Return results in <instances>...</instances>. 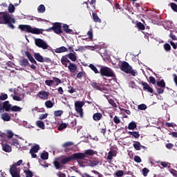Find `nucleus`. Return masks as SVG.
<instances>
[{"instance_id": "7c9ffc66", "label": "nucleus", "mask_w": 177, "mask_h": 177, "mask_svg": "<svg viewBox=\"0 0 177 177\" xmlns=\"http://www.w3.org/2000/svg\"><path fill=\"white\" fill-rule=\"evenodd\" d=\"M45 10H46V8H45V6L43 4H41L37 7V12L39 13H45Z\"/></svg>"}, {"instance_id": "37998d69", "label": "nucleus", "mask_w": 177, "mask_h": 177, "mask_svg": "<svg viewBox=\"0 0 177 177\" xmlns=\"http://www.w3.org/2000/svg\"><path fill=\"white\" fill-rule=\"evenodd\" d=\"M170 8L172 9L174 12L177 13V4L175 3H170Z\"/></svg>"}, {"instance_id": "1a4fd4ad", "label": "nucleus", "mask_w": 177, "mask_h": 177, "mask_svg": "<svg viewBox=\"0 0 177 177\" xmlns=\"http://www.w3.org/2000/svg\"><path fill=\"white\" fill-rule=\"evenodd\" d=\"M11 108H12V104H10L9 101L0 102V111L5 110V111H10Z\"/></svg>"}, {"instance_id": "4468645a", "label": "nucleus", "mask_w": 177, "mask_h": 177, "mask_svg": "<svg viewBox=\"0 0 177 177\" xmlns=\"http://www.w3.org/2000/svg\"><path fill=\"white\" fill-rule=\"evenodd\" d=\"M61 63L63 66H64V67H68L67 63L71 64V62L70 61V59H68V57L67 55H63L61 58Z\"/></svg>"}, {"instance_id": "5701e85b", "label": "nucleus", "mask_w": 177, "mask_h": 177, "mask_svg": "<svg viewBox=\"0 0 177 177\" xmlns=\"http://www.w3.org/2000/svg\"><path fill=\"white\" fill-rule=\"evenodd\" d=\"M19 65H21V67H27V66H30V62H28V59H23L19 60Z\"/></svg>"}, {"instance_id": "aec40b11", "label": "nucleus", "mask_w": 177, "mask_h": 177, "mask_svg": "<svg viewBox=\"0 0 177 177\" xmlns=\"http://www.w3.org/2000/svg\"><path fill=\"white\" fill-rule=\"evenodd\" d=\"M8 143H10V145H11V146H15L17 149H19V147L20 146V145L19 144V140H17V139H16V138H13V139L9 140Z\"/></svg>"}, {"instance_id": "49530a36", "label": "nucleus", "mask_w": 177, "mask_h": 177, "mask_svg": "<svg viewBox=\"0 0 177 177\" xmlns=\"http://www.w3.org/2000/svg\"><path fill=\"white\" fill-rule=\"evenodd\" d=\"M76 125H77V119H73L71 122L69 127H70V128H74V127H75Z\"/></svg>"}, {"instance_id": "473e14b6", "label": "nucleus", "mask_w": 177, "mask_h": 177, "mask_svg": "<svg viewBox=\"0 0 177 177\" xmlns=\"http://www.w3.org/2000/svg\"><path fill=\"white\" fill-rule=\"evenodd\" d=\"M45 106L47 109H52V107H53V106H55V103H53L50 100H47L45 102Z\"/></svg>"}, {"instance_id": "5fc2aeb1", "label": "nucleus", "mask_w": 177, "mask_h": 177, "mask_svg": "<svg viewBox=\"0 0 177 177\" xmlns=\"http://www.w3.org/2000/svg\"><path fill=\"white\" fill-rule=\"evenodd\" d=\"M138 110H146L147 109V106L145 104H141L138 106Z\"/></svg>"}, {"instance_id": "ddd939ff", "label": "nucleus", "mask_w": 177, "mask_h": 177, "mask_svg": "<svg viewBox=\"0 0 177 177\" xmlns=\"http://www.w3.org/2000/svg\"><path fill=\"white\" fill-rule=\"evenodd\" d=\"M141 85L143 86V91H147V92H149V93H153L154 92L153 88H151L147 82H142Z\"/></svg>"}, {"instance_id": "b1692460", "label": "nucleus", "mask_w": 177, "mask_h": 177, "mask_svg": "<svg viewBox=\"0 0 177 177\" xmlns=\"http://www.w3.org/2000/svg\"><path fill=\"white\" fill-rule=\"evenodd\" d=\"M68 50L65 46H61L59 48H57L55 50V53H63L64 52H68Z\"/></svg>"}, {"instance_id": "f3484780", "label": "nucleus", "mask_w": 177, "mask_h": 177, "mask_svg": "<svg viewBox=\"0 0 177 177\" xmlns=\"http://www.w3.org/2000/svg\"><path fill=\"white\" fill-rule=\"evenodd\" d=\"M68 68L70 71V73H75L77 71V65L75 64H73L72 62H71L68 65Z\"/></svg>"}, {"instance_id": "7ed1b4c3", "label": "nucleus", "mask_w": 177, "mask_h": 177, "mask_svg": "<svg viewBox=\"0 0 177 177\" xmlns=\"http://www.w3.org/2000/svg\"><path fill=\"white\" fill-rule=\"evenodd\" d=\"M18 28L24 32H30V34H35L37 35L42 34L41 29L38 28H32L30 25H19Z\"/></svg>"}, {"instance_id": "6e6d98bb", "label": "nucleus", "mask_w": 177, "mask_h": 177, "mask_svg": "<svg viewBox=\"0 0 177 177\" xmlns=\"http://www.w3.org/2000/svg\"><path fill=\"white\" fill-rule=\"evenodd\" d=\"M26 176L32 177L34 176V174L31 170H26L25 171Z\"/></svg>"}, {"instance_id": "a211bd4d", "label": "nucleus", "mask_w": 177, "mask_h": 177, "mask_svg": "<svg viewBox=\"0 0 177 177\" xmlns=\"http://www.w3.org/2000/svg\"><path fill=\"white\" fill-rule=\"evenodd\" d=\"M2 150L6 153H10L12 151V147L7 143H2Z\"/></svg>"}, {"instance_id": "f8f14e48", "label": "nucleus", "mask_w": 177, "mask_h": 177, "mask_svg": "<svg viewBox=\"0 0 177 177\" xmlns=\"http://www.w3.org/2000/svg\"><path fill=\"white\" fill-rule=\"evenodd\" d=\"M38 97L43 99V100H47L49 96V92L46 91H41L37 93Z\"/></svg>"}, {"instance_id": "3c124183", "label": "nucleus", "mask_w": 177, "mask_h": 177, "mask_svg": "<svg viewBox=\"0 0 177 177\" xmlns=\"http://www.w3.org/2000/svg\"><path fill=\"white\" fill-rule=\"evenodd\" d=\"M149 84H152V85H155L156 81V78H154V77L150 76L149 77Z\"/></svg>"}, {"instance_id": "4be33fe9", "label": "nucleus", "mask_w": 177, "mask_h": 177, "mask_svg": "<svg viewBox=\"0 0 177 177\" xmlns=\"http://www.w3.org/2000/svg\"><path fill=\"white\" fill-rule=\"evenodd\" d=\"M34 57L37 62H39L40 63H44V57L39 53H35L34 54Z\"/></svg>"}, {"instance_id": "9d476101", "label": "nucleus", "mask_w": 177, "mask_h": 177, "mask_svg": "<svg viewBox=\"0 0 177 177\" xmlns=\"http://www.w3.org/2000/svg\"><path fill=\"white\" fill-rule=\"evenodd\" d=\"M10 174L12 177H20V173L17 170V167L15 165H12L10 168Z\"/></svg>"}, {"instance_id": "20e7f679", "label": "nucleus", "mask_w": 177, "mask_h": 177, "mask_svg": "<svg viewBox=\"0 0 177 177\" xmlns=\"http://www.w3.org/2000/svg\"><path fill=\"white\" fill-rule=\"evenodd\" d=\"M100 74L102 77H111L112 78H116L117 76L114 73V71L111 68H109L104 66H100Z\"/></svg>"}, {"instance_id": "f704fd0d", "label": "nucleus", "mask_w": 177, "mask_h": 177, "mask_svg": "<svg viewBox=\"0 0 177 177\" xmlns=\"http://www.w3.org/2000/svg\"><path fill=\"white\" fill-rule=\"evenodd\" d=\"M156 85L159 88H165V86H166L165 81H164V80H161L160 81H158V82H156Z\"/></svg>"}, {"instance_id": "f257e3e1", "label": "nucleus", "mask_w": 177, "mask_h": 177, "mask_svg": "<svg viewBox=\"0 0 177 177\" xmlns=\"http://www.w3.org/2000/svg\"><path fill=\"white\" fill-rule=\"evenodd\" d=\"M94 154L95 151L93 149H87L84 153H75L68 157L62 156L57 158L58 160H55L53 162V165L55 169H63V165H66V164L71 162L73 160H84L87 156H93Z\"/></svg>"}, {"instance_id": "dca6fc26", "label": "nucleus", "mask_w": 177, "mask_h": 177, "mask_svg": "<svg viewBox=\"0 0 177 177\" xmlns=\"http://www.w3.org/2000/svg\"><path fill=\"white\" fill-rule=\"evenodd\" d=\"M25 55L26 57H28L30 63H32L33 64H37V61L35 60V59H34V57L31 55V53L30 52L28 51L25 52Z\"/></svg>"}, {"instance_id": "393cba45", "label": "nucleus", "mask_w": 177, "mask_h": 177, "mask_svg": "<svg viewBox=\"0 0 177 177\" xmlns=\"http://www.w3.org/2000/svg\"><path fill=\"white\" fill-rule=\"evenodd\" d=\"M1 119L3 121L8 122V121H10L11 118H10V115H9V113H4L1 115Z\"/></svg>"}, {"instance_id": "423d86ee", "label": "nucleus", "mask_w": 177, "mask_h": 177, "mask_svg": "<svg viewBox=\"0 0 177 177\" xmlns=\"http://www.w3.org/2000/svg\"><path fill=\"white\" fill-rule=\"evenodd\" d=\"M85 106L84 101H77L75 102V110L77 114H80V117H84V111L82 107Z\"/></svg>"}, {"instance_id": "f03ea898", "label": "nucleus", "mask_w": 177, "mask_h": 177, "mask_svg": "<svg viewBox=\"0 0 177 177\" xmlns=\"http://www.w3.org/2000/svg\"><path fill=\"white\" fill-rule=\"evenodd\" d=\"M16 19L12 17L9 13L0 12V24H7L9 28L15 30V24Z\"/></svg>"}, {"instance_id": "c03bdc74", "label": "nucleus", "mask_w": 177, "mask_h": 177, "mask_svg": "<svg viewBox=\"0 0 177 177\" xmlns=\"http://www.w3.org/2000/svg\"><path fill=\"white\" fill-rule=\"evenodd\" d=\"M116 177H122L124 176V171L122 170H118L115 174Z\"/></svg>"}, {"instance_id": "a18cd8bd", "label": "nucleus", "mask_w": 177, "mask_h": 177, "mask_svg": "<svg viewBox=\"0 0 177 177\" xmlns=\"http://www.w3.org/2000/svg\"><path fill=\"white\" fill-rule=\"evenodd\" d=\"M87 35L89 39H93V30L90 29L89 31L87 32Z\"/></svg>"}, {"instance_id": "774afa93", "label": "nucleus", "mask_w": 177, "mask_h": 177, "mask_svg": "<svg viewBox=\"0 0 177 177\" xmlns=\"http://www.w3.org/2000/svg\"><path fill=\"white\" fill-rule=\"evenodd\" d=\"M134 161L136 162H142V158H140V156H136L134 157Z\"/></svg>"}, {"instance_id": "603ef678", "label": "nucleus", "mask_w": 177, "mask_h": 177, "mask_svg": "<svg viewBox=\"0 0 177 177\" xmlns=\"http://www.w3.org/2000/svg\"><path fill=\"white\" fill-rule=\"evenodd\" d=\"M45 84L47 85V86H52V85L55 84V81L47 80L45 81Z\"/></svg>"}, {"instance_id": "13d9d810", "label": "nucleus", "mask_w": 177, "mask_h": 177, "mask_svg": "<svg viewBox=\"0 0 177 177\" xmlns=\"http://www.w3.org/2000/svg\"><path fill=\"white\" fill-rule=\"evenodd\" d=\"M113 122L115 124H120L121 122V120H120V118L117 115H115L113 118Z\"/></svg>"}, {"instance_id": "c9c22d12", "label": "nucleus", "mask_w": 177, "mask_h": 177, "mask_svg": "<svg viewBox=\"0 0 177 177\" xmlns=\"http://www.w3.org/2000/svg\"><path fill=\"white\" fill-rule=\"evenodd\" d=\"M133 146L136 150H137V151L140 150L141 145H140V142H139L138 141H134Z\"/></svg>"}, {"instance_id": "a19ab883", "label": "nucleus", "mask_w": 177, "mask_h": 177, "mask_svg": "<svg viewBox=\"0 0 177 177\" xmlns=\"http://www.w3.org/2000/svg\"><path fill=\"white\" fill-rule=\"evenodd\" d=\"M66 128H67V124L61 123L58 127V131H63V129H66Z\"/></svg>"}, {"instance_id": "bf43d9fd", "label": "nucleus", "mask_w": 177, "mask_h": 177, "mask_svg": "<svg viewBox=\"0 0 177 177\" xmlns=\"http://www.w3.org/2000/svg\"><path fill=\"white\" fill-rule=\"evenodd\" d=\"M68 93H74V92H77V91H75V88H74V87L71 86H68Z\"/></svg>"}, {"instance_id": "a878e982", "label": "nucleus", "mask_w": 177, "mask_h": 177, "mask_svg": "<svg viewBox=\"0 0 177 177\" xmlns=\"http://www.w3.org/2000/svg\"><path fill=\"white\" fill-rule=\"evenodd\" d=\"M68 58L71 60V62H77V55H75V53H70L69 54L66 55Z\"/></svg>"}, {"instance_id": "680f3d73", "label": "nucleus", "mask_w": 177, "mask_h": 177, "mask_svg": "<svg viewBox=\"0 0 177 177\" xmlns=\"http://www.w3.org/2000/svg\"><path fill=\"white\" fill-rule=\"evenodd\" d=\"M48 115H49V114H48V113L41 114L39 116V120H45V118H46L48 117Z\"/></svg>"}, {"instance_id": "e2e57ef3", "label": "nucleus", "mask_w": 177, "mask_h": 177, "mask_svg": "<svg viewBox=\"0 0 177 177\" xmlns=\"http://www.w3.org/2000/svg\"><path fill=\"white\" fill-rule=\"evenodd\" d=\"M7 138L8 139H12V138H13V132H12V131L8 130L7 131Z\"/></svg>"}, {"instance_id": "39448f33", "label": "nucleus", "mask_w": 177, "mask_h": 177, "mask_svg": "<svg viewBox=\"0 0 177 177\" xmlns=\"http://www.w3.org/2000/svg\"><path fill=\"white\" fill-rule=\"evenodd\" d=\"M120 69L124 73H126V74H131L133 77H136L138 75V72L132 69V66H131L129 64L125 61L122 62L120 66Z\"/></svg>"}, {"instance_id": "338daca9", "label": "nucleus", "mask_w": 177, "mask_h": 177, "mask_svg": "<svg viewBox=\"0 0 177 177\" xmlns=\"http://www.w3.org/2000/svg\"><path fill=\"white\" fill-rule=\"evenodd\" d=\"M73 145H74L73 142H65L62 146L63 147H68L70 146H73Z\"/></svg>"}, {"instance_id": "72a5a7b5", "label": "nucleus", "mask_w": 177, "mask_h": 177, "mask_svg": "<svg viewBox=\"0 0 177 177\" xmlns=\"http://www.w3.org/2000/svg\"><path fill=\"white\" fill-rule=\"evenodd\" d=\"M88 67L91 68V69L95 73V74H100V71H99L97 70V68H96V66H95V65H93V64H90Z\"/></svg>"}, {"instance_id": "6e6552de", "label": "nucleus", "mask_w": 177, "mask_h": 177, "mask_svg": "<svg viewBox=\"0 0 177 177\" xmlns=\"http://www.w3.org/2000/svg\"><path fill=\"white\" fill-rule=\"evenodd\" d=\"M53 30L55 34L60 35L62 34L63 30H62V24L59 22L54 23L53 25Z\"/></svg>"}, {"instance_id": "0eeeda50", "label": "nucleus", "mask_w": 177, "mask_h": 177, "mask_svg": "<svg viewBox=\"0 0 177 177\" xmlns=\"http://www.w3.org/2000/svg\"><path fill=\"white\" fill-rule=\"evenodd\" d=\"M35 44L36 46L41 48V49H48L49 48L48 44H46L42 39H35Z\"/></svg>"}, {"instance_id": "4c0bfd02", "label": "nucleus", "mask_w": 177, "mask_h": 177, "mask_svg": "<svg viewBox=\"0 0 177 177\" xmlns=\"http://www.w3.org/2000/svg\"><path fill=\"white\" fill-rule=\"evenodd\" d=\"M90 167H96V165H99V161L97 160H90L88 162Z\"/></svg>"}, {"instance_id": "ea45409f", "label": "nucleus", "mask_w": 177, "mask_h": 177, "mask_svg": "<svg viewBox=\"0 0 177 177\" xmlns=\"http://www.w3.org/2000/svg\"><path fill=\"white\" fill-rule=\"evenodd\" d=\"M15 6L12 3H10L9 6H8V12L10 13H15Z\"/></svg>"}, {"instance_id": "412c9836", "label": "nucleus", "mask_w": 177, "mask_h": 177, "mask_svg": "<svg viewBox=\"0 0 177 177\" xmlns=\"http://www.w3.org/2000/svg\"><path fill=\"white\" fill-rule=\"evenodd\" d=\"M103 118V115L100 113H95L93 115V120L94 121H100L102 118Z\"/></svg>"}, {"instance_id": "6ab92c4d", "label": "nucleus", "mask_w": 177, "mask_h": 177, "mask_svg": "<svg viewBox=\"0 0 177 177\" xmlns=\"http://www.w3.org/2000/svg\"><path fill=\"white\" fill-rule=\"evenodd\" d=\"M91 86L93 89H95L96 91H102V87L100 86V83H97L95 82H92L91 83Z\"/></svg>"}, {"instance_id": "8fccbe9b", "label": "nucleus", "mask_w": 177, "mask_h": 177, "mask_svg": "<svg viewBox=\"0 0 177 177\" xmlns=\"http://www.w3.org/2000/svg\"><path fill=\"white\" fill-rule=\"evenodd\" d=\"M149 172H150V170L146 167L142 169V175L143 176H147Z\"/></svg>"}, {"instance_id": "79ce46f5", "label": "nucleus", "mask_w": 177, "mask_h": 177, "mask_svg": "<svg viewBox=\"0 0 177 177\" xmlns=\"http://www.w3.org/2000/svg\"><path fill=\"white\" fill-rule=\"evenodd\" d=\"M41 160H48L49 158V153L48 152L42 153L41 154Z\"/></svg>"}, {"instance_id": "052dcab7", "label": "nucleus", "mask_w": 177, "mask_h": 177, "mask_svg": "<svg viewBox=\"0 0 177 177\" xmlns=\"http://www.w3.org/2000/svg\"><path fill=\"white\" fill-rule=\"evenodd\" d=\"M108 102L113 107H116L117 104H115L113 99H108Z\"/></svg>"}, {"instance_id": "58836bf2", "label": "nucleus", "mask_w": 177, "mask_h": 177, "mask_svg": "<svg viewBox=\"0 0 177 177\" xmlns=\"http://www.w3.org/2000/svg\"><path fill=\"white\" fill-rule=\"evenodd\" d=\"M164 91H165V87H156V92L158 95L164 93Z\"/></svg>"}, {"instance_id": "de8ad7c7", "label": "nucleus", "mask_w": 177, "mask_h": 177, "mask_svg": "<svg viewBox=\"0 0 177 177\" xmlns=\"http://www.w3.org/2000/svg\"><path fill=\"white\" fill-rule=\"evenodd\" d=\"M164 49L165 50H166V52H169V50H171V45H169V44L166 43L164 44Z\"/></svg>"}, {"instance_id": "2eb2a0df", "label": "nucleus", "mask_w": 177, "mask_h": 177, "mask_svg": "<svg viewBox=\"0 0 177 177\" xmlns=\"http://www.w3.org/2000/svg\"><path fill=\"white\" fill-rule=\"evenodd\" d=\"M62 28H63V31H64V32H66V34H72L74 35V30H73V29H69L70 26H68V25L64 24L62 26Z\"/></svg>"}, {"instance_id": "bb28decb", "label": "nucleus", "mask_w": 177, "mask_h": 177, "mask_svg": "<svg viewBox=\"0 0 177 177\" xmlns=\"http://www.w3.org/2000/svg\"><path fill=\"white\" fill-rule=\"evenodd\" d=\"M128 133L129 135H131L135 139H139L140 138V134L138 131H129Z\"/></svg>"}, {"instance_id": "e433bc0d", "label": "nucleus", "mask_w": 177, "mask_h": 177, "mask_svg": "<svg viewBox=\"0 0 177 177\" xmlns=\"http://www.w3.org/2000/svg\"><path fill=\"white\" fill-rule=\"evenodd\" d=\"M136 27L141 30L146 29V27L143 24H142V22H137Z\"/></svg>"}, {"instance_id": "2f4dec72", "label": "nucleus", "mask_w": 177, "mask_h": 177, "mask_svg": "<svg viewBox=\"0 0 177 177\" xmlns=\"http://www.w3.org/2000/svg\"><path fill=\"white\" fill-rule=\"evenodd\" d=\"M136 127H138L136 123L135 122H131L128 125V129L133 131L134 129H136Z\"/></svg>"}, {"instance_id": "c756f323", "label": "nucleus", "mask_w": 177, "mask_h": 177, "mask_svg": "<svg viewBox=\"0 0 177 177\" xmlns=\"http://www.w3.org/2000/svg\"><path fill=\"white\" fill-rule=\"evenodd\" d=\"M22 108H21L20 106H17V105H15V106H11V109L10 110V111H14V112H20L21 111Z\"/></svg>"}, {"instance_id": "69168bd1", "label": "nucleus", "mask_w": 177, "mask_h": 177, "mask_svg": "<svg viewBox=\"0 0 177 177\" xmlns=\"http://www.w3.org/2000/svg\"><path fill=\"white\" fill-rule=\"evenodd\" d=\"M169 172H170V174H171V175H173V176L177 177V171L176 170H175L174 169H170Z\"/></svg>"}, {"instance_id": "c85d7f7f", "label": "nucleus", "mask_w": 177, "mask_h": 177, "mask_svg": "<svg viewBox=\"0 0 177 177\" xmlns=\"http://www.w3.org/2000/svg\"><path fill=\"white\" fill-rule=\"evenodd\" d=\"M36 125L38 128H40V129H45V123L41 120H37L36 122Z\"/></svg>"}, {"instance_id": "cd10ccee", "label": "nucleus", "mask_w": 177, "mask_h": 177, "mask_svg": "<svg viewBox=\"0 0 177 177\" xmlns=\"http://www.w3.org/2000/svg\"><path fill=\"white\" fill-rule=\"evenodd\" d=\"M92 15L95 23H102V19H100L99 16H97V14H96L95 12H93Z\"/></svg>"}, {"instance_id": "09e8293b", "label": "nucleus", "mask_w": 177, "mask_h": 177, "mask_svg": "<svg viewBox=\"0 0 177 177\" xmlns=\"http://www.w3.org/2000/svg\"><path fill=\"white\" fill-rule=\"evenodd\" d=\"M113 157H114V153H113V151H110L108 153L107 160H109V161H111V160H113Z\"/></svg>"}, {"instance_id": "9b49d317", "label": "nucleus", "mask_w": 177, "mask_h": 177, "mask_svg": "<svg viewBox=\"0 0 177 177\" xmlns=\"http://www.w3.org/2000/svg\"><path fill=\"white\" fill-rule=\"evenodd\" d=\"M39 145H35L31 147L30 149V153L32 158H37V154H35V153H38V151H39Z\"/></svg>"}, {"instance_id": "0e129e2a", "label": "nucleus", "mask_w": 177, "mask_h": 177, "mask_svg": "<svg viewBox=\"0 0 177 177\" xmlns=\"http://www.w3.org/2000/svg\"><path fill=\"white\" fill-rule=\"evenodd\" d=\"M54 82L56 83V85H59V84H62V80L57 77H53Z\"/></svg>"}, {"instance_id": "4d7b16f0", "label": "nucleus", "mask_w": 177, "mask_h": 177, "mask_svg": "<svg viewBox=\"0 0 177 177\" xmlns=\"http://www.w3.org/2000/svg\"><path fill=\"white\" fill-rule=\"evenodd\" d=\"M63 114V111H54L55 117H60Z\"/></svg>"}, {"instance_id": "864d4df0", "label": "nucleus", "mask_w": 177, "mask_h": 177, "mask_svg": "<svg viewBox=\"0 0 177 177\" xmlns=\"http://www.w3.org/2000/svg\"><path fill=\"white\" fill-rule=\"evenodd\" d=\"M6 99H8V94L2 93L0 95V100L3 101V100H6Z\"/></svg>"}]
</instances>
